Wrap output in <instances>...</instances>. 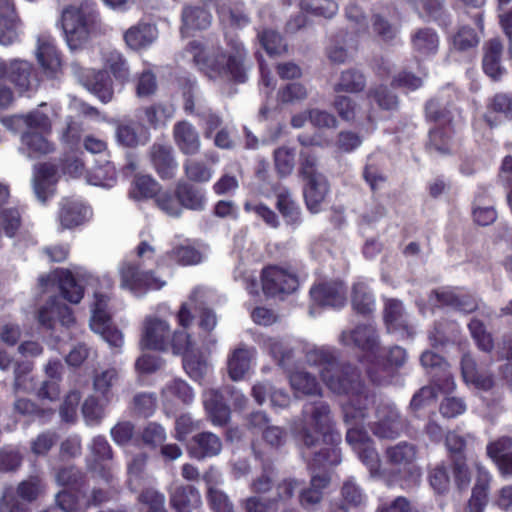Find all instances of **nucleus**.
Segmentation results:
<instances>
[{"label":"nucleus","mask_w":512,"mask_h":512,"mask_svg":"<svg viewBox=\"0 0 512 512\" xmlns=\"http://www.w3.org/2000/svg\"><path fill=\"white\" fill-rule=\"evenodd\" d=\"M503 44L499 38L489 39L483 45L482 69L492 81L498 82L506 74L502 65Z\"/></svg>","instance_id":"nucleus-20"},{"label":"nucleus","mask_w":512,"mask_h":512,"mask_svg":"<svg viewBox=\"0 0 512 512\" xmlns=\"http://www.w3.org/2000/svg\"><path fill=\"white\" fill-rule=\"evenodd\" d=\"M58 167L49 162L35 166L33 188L38 200L45 203L54 194Z\"/></svg>","instance_id":"nucleus-24"},{"label":"nucleus","mask_w":512,"mask_h":512,"mask_svg":"<svg viewBox=\"0 0 512 512\" xmlns=\"http://www.w3.org/2000/svg\"><path fill=\"white\" fill-rule=\"evenodd\" d=\"M121 286L134 294L162 289L166 282L154 270H143L140 262L125 261L119 269Z\"/></svg>","instance_id":"nucleus-4"},{"label":"nucleus","mask_w":512,"mask_h":512,"mask_svg":"<svg viewBox=\"0 0 512 512\" xmlns=\"http://www.w3.org/2000/svg\"><path fill=\"white\" fill-rule=\"evenodd\" d=\"M295 149L287 146H280L273 152L274 167L280 178L290 176L295 168Z\"/></svg>","instance_id":"nucleus-56"},{"label":"nucleus","mask_w":512,"mask_h":512,"mask_svg":"<svg viewBox=\"0 0 512 512\" xmlns=\"http://www.w3.org/2000/svg\"><path fill=\"white\" fill-rule=\"evenodd\" d=\"M332 107L342 121L353 123L357 116L359 104L350 96L336 95L333 99Z\"/></svg>","instance_id":"nucleus-60"},{"label":"nucleus","mask_w":512,"mask_h":512,"mask_svg":"<svg viewBox=\"0 0 512 512\" xmlns=\"http://www.w3.org/2000/svg\"><path fill=\"white\" fill-rule=\"evenodd\" d=\"M292 389L303 395H321V387L316 377L306 371H294L289 375Z\"/></svg>","instance_id":"nucleus-45"},{"label":"nucleus","mask_w":512,"mask_h":512,"mask_svg":"<svg viewBox=\"0 0 512 512\" xmlns=\"http://www.w3.org/2000/svg\"><path fill=\"white\" fill-rule=\"evenodd\" d=\"M37 60L44 72L53 77L62 65L61 53L55 39L48 34H41L37 40Z\"/></svg>","instance_id":"nucleus-21"},{"label":"nucleus","mask_w":512,"mask_h":512,"mask_svg":"<svg viewBox=\"0 0 512 512\" xmlns=\"http://www.w3.org/2000/svg\"><path fill=\"white\" fill-rule=\"evenodd\" d=\"M169 260L181 266L197 265L202 261L201 252L190 244H179L166 253Z\"/></svg>","instance_id":"nucleus-51"},{"label":"nucleus","mask_w":512,"mask_h":512,"mask_svg":"<svg viewBox=\"0 0 512 512\" xmlns=\"http://www.w3.org/2000/svg\"><path fill=\"white\" fill-rule=\"evenodd\" d=\"M293 433L302 450L320 447L307 460V468L311 472L322 473L312 475L310 486L301 490L299 494L302 508L313 511L322 501L324 490L330 484L331 478L327 470L341 462V433L337 429L329 404L323 400L304 404Z\"/></svg>","instance_id":"nucleus-1"},{"label":"nucleus","mask_w":512,"mask_h":512,"mask_svg":"<svg viewBox=\"0 0 512 512\" xmlns=\"http://www.w3.org/2000/svg\"><path fill=\"white\" fill-rule=\"evenodd\" d=\"M262 291L267 297H278L295 292L299 286L297 274L289 268L270 264L260 274Z\"/></svg>","instance_id":"nucleus-5"},{"label":"nucleus","mask_w":512,"mask_h":512,"mask_svg":"<svg viewBox=\"0 0 512 512\" xmlns=\"http://www.w3.org/2000/svg\"><path fill=\"white\" fill-rule=\"evenodd\" d=\"M222 446L220 437L210 431L198 432L185 443L188 456L197 461L219 455Z\"/></svg>","instance_id":"nucleus-16"},{"label":"nucleus","mask_w":512,"mask_h":512,"mask_svg":"<svg viewBox=\"0 0 512 512\" xmlns=\"http://www.w3.org/2000/svg\"><path fill=\"white\" fill-rule=\"evenodd\" d=\"M170 505L175 512H192L201 506V495L193 485H179L170 493Z\"/></svg>","instance_id":"nucleus-28"},{"label":"nucleus","mask_w":512,"mask_h":512,"mask_svg":"<svg viewBox=\"0 0 512 512\" xmlns=\"http://www.w3.org/2000/svg\"><path fill=\"white\" fill-rule=\"evenodd\" d=\"M305 358L309 365L319 369L320 377L329 390L348 397L342 405L345 423L363 422L374 404L375 396L361 380L356 368L340 363L336 351L328 347L309 350Z\"/></svg>","instance_id":"nucleus-2"},{"label":"nucleus","mask_w":512,"mask_h":512,"mask_svg":"<svg viewBox=\"0 0 512 512\" xmlns=\"http://www.w3.org/2000/svg\"><path fill=\"white\" fill-rule=\"evenodd\" d=\"M105 69L121 85H125L130 80V69L127 60L123 54L117 51L110 52L107 55Z\"/></svg>","instance_id":"nucleus-50"},{"label":"nucleus","mask_w":512,"mask_h":512,"mask_svg":"<svg viewBox=\"0 0 512 512\" xmlns=\"http://www.w3.org/2000/svg\"><path fill=\"white\" fill-rule=\"evenodd\" d=\"M78 81L102 103H109L114 96L113 80L106 69H93L73 64Z\"/></svg>","instance_id":"nucleus-9"},{"label":"nucleus","mask_w":512,"mask_h":512,"mask_svg":"<svg viewBox=\"0 0 512 512\" xmlns=\"http://www.w3.org/2000/svg\"><path fill=\"white\" fill-rule=\"evenodd\" d=\"M477 477L468 501L469 512H484L488 503V491L492 476L483 466L477 465Z\"/></svg>","instance_id":"nucleus-29"},{"label":"nucleus","mask_w":512,"mask_h":512,"mask_svg":"<svg viewBox=\"0 0 512 512\" xmlns=\"http://www.w3.org/2000/svg\"><path fill=\"white\" fill-rule=\"evenodd\" d=\"M413 49L422 55L436 53L439 44L437 33L431 28H420L411 38Z\"/></svg>","instance_id":"nucleus-46"},{"label":"nucleus","mask_w":512,"mask_h":512,"mask_svg":"<svg viewBox=\"0 0 512 512\" xmlns=\"http://www.w3.org/2000/svg\"><path fill=\"white\" fill-rule=\"evenodd\" d=\"M144 120L153 129H157L166 120L172 117L173 108L171 106L154 103L142 109Z\"/></svg>","instance_id":"nucleus-61"},{"label":"nucleus","mask_w":512,"mask_h":512,"mask_svg":"<svg viewBox=\"0 0 512 512\" xmlns=\"http://www.w3.org/2000/svg\"><path fill=\"white\" fill-rule=\"evenodd\" d=\"M56 276L62 298L72 304L80 303L84 297L85 289L78 283L71 270L66 268L57 269Z\"/></svg>","instance_id":"nucleus-36"},{"label":"nucleus","mask_w":512,"mask_h":512,"mask_svg":"<svg viewBox=\"0 0 512 512\" xmlns=\"http://www.w3.org/2000/svg\"><path fill=\"white\" fill-rule=\"evenodd\" d=\"M258 39L268 55H279L286 50L282 35L276 30L266 28L258 33Z\"/></svg>","instance_id":"nucleus-64"},{"label":"nucleus","mask_w":512,"mask_h":512,"mask_svg":"<svg viewBox=\"0 0 512 512\" xmlns=\"http://www.w3.org/2000/svg\"><path fill=\"white\" fill-rule=\"evenodd\" d=\"M416 455V446L405 441L399 442L386 449V457L389 463L393 465H412L416 459Z\"/></svg>","instance_id":"nucleus-52"},{"label":"nucleus","mask_w":512,"mask_h":512,"mask_svg":"<svg viewBox=\"0 0 512 512\" xmlns=\"http://www.w3.org/2000/svg\"><path fill=\"white\" fill-rule=\"evenodd\" d=\"M176 197L181 208L201 211L205 208L206 197L204 191L187 181H179L175 186Z\"/></svg>","instance_id":"nucleus-34"},{"label":"nucleus","mask_w":512,"mask_h":512,"mask_svg":"<svg viewBox=\"0 0 512 512\" xmlns=\"http://www.w3.org/2000/svg\"><path fill=\"white\" fill-rule=\"evenodd\" d=\"M251 354L247 348H237L228 358L229 377L238 381L241 380L250 368Z\"/></svg>","instance_id":"nucleus-49"},{"label":"nucleus","mask_w":512,"mask_h":512,"mask_svg":"<svg viewBox=\"0 0 512 512\" xmlns=\"http://www.w3.org/2000/svg\"><path fill=\"white\" fill-rule=\"evenodd\" d=\"M428 481L432 489L440 495L449 491V469L445 463H439L428 470Z\"/></svg>","instance_id":"nucleus-63"},{"label":"nucleus","mask_w":512,"mask_h":512,"mask_svg":"<svg viewBox=\"0 0 512 512\" xmlns=\"http://www.w3.org/2000/svg\"><path fill=\"white\" fill-rule=\"evenodd\" d=\"M366 87V77L358 69L350 68L341 72L339 81L334 85L336 93L346 92L357 94Z\"/></svg>","instance_id":"nucleus-42"},{"label":"nucleus","mask_w":512,"mask_h":512,"mask_svg":"<svg viewBox=\"0 0 512 512\" xmlns=\"http://www.w3.org/2000/svg\"><path fill=\"white\" fill-rule=\"evenodd\" d=\"M468 330L479 350L486 353L492 352L494 349V340L492 334L487 331L482 320L472 318L468 323Z\"/></svg>","instance_id":"nucleus-57"},{"label":"nucleus","mask_w":512,"mask_h":512,"mask_svg":"<svg viewBox=\"0 0 512 512\" xmlns=\"http://www.w3.org/2000/svg\"><path fill=\"white\" fill-rule=\"evenodd\" d=\"M45 488L44 481L39 475H31L19 482L14 492L18 498L29 504L36 501Z\"/></svg>","instance_id":"nucleus-47"},{"label":"nucleus","mask_w":512,"mask_h":512,"mask_svg":"<svg viewBox=\"0 0 512 512\" xmlns=\"http://www.w3.org/2000/svg\"><path fill=\"white\" fill-rule=\"evenodd\" d=\"M313 301L319 306L341 308L345 305L346 296L341 283L323 282L314 285L310 290Z\"/></svg>","instance_id":"nucleus-25"},{"label":"nucleus","mask_w":512,"mask_h":512,"mask_svg":"<svg viewBox=\"0 0 512 512\" xmlns=\"http://www.w3.org/2000/svg\"><path fill=\"white\" fill-rule=\"evenodd\" d=\"M161 188V185L151 175H136L131 194L136 200L155 199Z\"/></svg>","instance_id":"nucleus-48"},{"label":"nucleus","mask_w":512,"mask_h":512,"mask_svg":"<svg viewBox=\"0 0 512 512\" xmlns=\"http://www.w3.org/2000/svg\"><path fill=\"white\" fill-rule=\"evenodd\" d=\"M98 13L88 6H68L61 15V24L67 45L71 50L83 47L95 29Z\"/></svg>","instance_id":"nucleus-3"},{"label":"nucleus","mask_w":512,"mask_h":512,"mask_svg":"<svg viewBox=\"0 0 512 512\" xmlns=\"http://www.w3.org/2000/svg\"><path fill=\"white\" fill-rule=\"evenodd\" d=\"M486 455L502 478H512V436L502 435L489 441Z\"/></svg>","instance_id":"nucleus-13"},{"label":"nucleus","mask_w":512,"mask_h":512,"mask_svg":"<svg viewBox=\"0 0 512 512\" xmlns=\"http://www.w3.org/2000/svg\"><path fill=\"white\" fill-rule=\"evenodd\" d=\"M300 9L308 14L330 19L337 13L338 4L329 0H301Z\"/></svg>","instance_id":"nucleus-59"},{"label":"nucleus","mask_w":512,"mask_h":512,"mask_svg":"<svg viewBox=\"0 0 512 512\" xmlns=\"http://www.w3.org/2000/svg\"><path fill=\"white\" fill-rule=\"evenodd\" d=\"M0 80L12 83L20 93L28 92L39 85L34 65L26 60H0Z\"/></svg>","instance_id":"nucleus-6"},{"label":"nucleus","mask_w":512,"mask_h":512,"mask_svg":"<svg viewBox=\"0 0 512 512\" xmlns=\"http://www.w3.org/2000/svg\"><path fill=\"white\" fill-rule=\"evenodd\" d=\"M14 408L19 414L28 416L33 420H38L42 424L47 423L55 413L54 409L42 408L26 398L17 399L14 403Z\"/></svg>","instance_id":"nucleus-54"},{"label":"nucleus","mask_w":512,"mask_h":512,"mask_svg":"<svg viewBox=\"0 0 512 512\" xmlns=\"http://www.w3.org/2000/svg\"><path fill=\"white\" fill-rule=\"evenodd\" d=\"M188 47L190 50H194L193 62L201 73L213 80L223 77V61L226 53L222 51L209 52L198 41H191Z\"/></svg>","instance_id":"nucleus-14"},{"label":"nucleus","mask_w":512,"mask_h":512,"mask_svg":"<svg viewBox=\"0 0 512 512\" xmlns=\"http://www.w3.org/2000/svg\"><path fill=\"white\" fill-rule=\"evenodd\" d=\"M174 143L179 151L188 156L197 154L200 151V137L196 128L188 121H177L172 130Z\"/></svg>","instance_id":"nucleus-23"},{"label":"nucleus","mask_w":512,"mask_h":512,"mask_svg":"<svg viewBox=\"0 0 512 512\" xmlns=\"http://www.w3.org/2000/svg\"><path fill=\"white\" fill-rule=\"evenodd\" d=\"M353 344L364 352L375 354L379 340L376 330L370 325H358L350 332Z\"/></svg>","instance_id":"nucleus-43"},{"label":"nucleus","mask_w":512,"mask_h":512,"mask_svg":"<svg viewBox=\"0 0 512 512\" xmlns=\"http://www.w3.org/2000/svg\"><path fill=\"white\" fill-rule=\"evenodd\" d=\"M275 207L287 226L295 229L302 224L301 208L287 188L276 194Z\"/></svg>","instance_id":"nucleus-31"},{"label":"nucleus","mask_w":512,"mask_h":512,"mask_svg":"<svg viewBox=\"0 0 512 512\" xmlns=\"http://www.w3.org/2000/svg\"><path fill=\"white\" fill-rule=\"evenodd\" d=\"M377 420L368 424L372 434L379 439H396L407 426L406 419L395 405L380 404L376 408Z\"/></svg>","instance_id":"nucleus-7"},{"label":"nucleus","mask_w":512,"mask_h":512,"mask_svg":"<svg viewBox=\"0 0 512 512\" xmlns=\"http://www.w3.org/2000/svg\"><path fill=\"white\" fill-rule=\"evenodd\" d=\"M194 315L191 306L187 302H183L176 313V321L183 330L171 331L169 350L171 349L175 355H187L193 348L191 335L185 331L193 322Z\"/></svg>","instance_id":"nucleus-15"},{"label":"nucleus","mask_w":512,"mask_h":512,"mask_svg":"<svg viewBox=\"0 0 512 512\" xmlns=\"http://www.w3.org/2000/svg\"><path fill=\"white\" fill-rule=\"evenodd\" d=\"M171 338L170 324L159 317L147 316L142 324L139 347L142 351H169Z\"/></svg>","instance_id":"nucleus-10"},{"label":"nucleus","mask_w":512,"mask_h":512,"mask_svg":"<svg viewBox=\"0 0 512 512\" xmlns=\"http://www.w3.org/2000/svg\"><path fill=\"white\" fill-rule=\"evenodd\" d=\"M148 157L152 168L162 180L175 178L178 162L173 147L167 143H153L149 149Z\"/></svg>","instance_id":"nucleus-12"},{"label":"nucleus","mask_w":512,"mask_h":512,"mask_svg":"<svg viewBox=\"0 0 512 512\" xmlns=\"http://www.w3.org/2000/svg\"><path fill=\"white\" fill-rule=\"evenodd\" d=\"M143 445L151 450L159 448L167 439L165 428L157 422H148L140 434Z\"/></svg>","instance_id":"nucleus-62"},{"label":"nucleus","mask_w":512,"mask_h":512,"mask_svg":"<svg viewBox=\"0 0 512 512\" xmlns=\"http://www.w3.org/2000/svg\"><path fill=\"white\" fill-rule=\"evenodd\" d=\"M17 14L13 0H0V44L8 46L17 38Z\"/></svg>","instance_id":"nucleus-27"},{"label":"nucleus","mask_w":512,"mask_h":512,"mask_svg":"<svg viewBox=\"0 0 512 512\" xmlns=\"http://www.w3.org/2000/svg\"><path fill=\"white\" fill-rule=\"evenodd\" d=\"M363 178L370 189L376 192L387 181L382 163L373 157H368L363 169Z\"/></svg>","instance_id":"nucleus-58"},{"label":"nucleus","mask_w":512,"mask_h":512,"mask_svg":"<svg viewBox=\"0 0 512 512\" xmlns=\"http://www.w3.org/2000/svg\"><path fill=\"white\" fill-rule=\"evenodd\" d=\"M229 392L227 387L222 390L210 389L205 394L204 407L214 425L224 426L230 420L231 410L225 401V393Z\"/></svg>","instance_id":"nucleus-22"},{"label":"nucleus","mask_w":512,"mask_h":512,"mask_svg":"<svg viewBox=\"0 0 512 512\" xmlns=\"http://www.w3.org/2000/svg\"><path fill=\"white\" fill-rule=\"evenodd\" d=\"M225 40L229 52L223 61V77H228L236 84L245 83L248 78L246 68L247 50L237 34H225Z\"/></svg>","instance_id":"nucleus-11"},{"label":"nucleus","mask_w":512,"mask_h":512,"mask_svg":"<svg viewBox=\"0 0 512 512\" xmlns=\"http://www.w3.org/2000/svg\"><path fill=\"white\" fill-rule=\"evenodd\" d=\"M210 162L199 159H187L183 164L185 176L188 180L195 183H205L210 181L213 175L212 165L218 158L214 155L208 156Z\"/></svg>","instance_id":"nucleus-40"},{"label":"nucleus","mask_w":512,"mask_h":512,"mask_svg":"<svg viewBox=\"0 0 512 512\" xmlns=\"http://www.w3.org/2000/svg\"><path fill=\"white\" fill-rule=\"evenodd\" d=\"M460 364L461 374L465 383L471 384L483 391H489L494 387L493 375L488 372H480L475 359L471 355L464 354Z\"/></svg>","instance_id":"nucleus-26"},{"label":"nucleus","mask_w":512,"mask_h":512,"mask_svg":"<svg viewBox=\"0 0 512 512\" xmlns=\"http://www.w3.org/2000/svg\"><path fill=\"white\" fill-rule=\"evenodd\" d=\"M353 310L362 316H368L375 310V297L370 287L364 282L354 283L351 290Z\"/></svg>","instance_id":"nucleus-39"},{"label":"nucleus","mask_w":512,"mask_h":512,"mask_svg":"<svg viewBox=\"0 0 512 512\" xmlns=\"http://www.w3.org/2000/svg\"><path fill=\"white\" fill-rule=\"evenodd\" d=\"M89 207L82 201L65 197L59 202L57 221L59 230H73L88 220Z\"/></svg>","instance_id":"nucleus-17"},{"label":"nucleus","mask_w":512,"mask_h":512,"mask_svg":"<svg viewBox=\"0 0 512 512\" xmlns=\"http://www.w3.org/2000/svg\"><path fill=\"white\" fill-rule=\"evenodd\" d=\"M299 482L294 478H284L277 483L276 494L263 499L261 496H250L243 501L245 512H277L280 504H287L294 496Z\"/></svg>","instance_id":"nucleus-8"},{"label":"nucleus","mask_w":512,"mask_h":512,"mask_svg":"<svg viewBox=\"0 0 512 512\" xmlns=\"http://www.w3.org/2000/svg\"><path fill=\"white\" fill-rule=\"evenodd\" d=\"M181 32L190 33L192 30H203L211 23V14L203 7L185 6L181 14Z\"/></svg>","instance_id":"nucleus-38"},{"label":"nucleus","mask_w":512,"mask_h":512,"mask_svg":"<svg viewBox=\"0 0 512 512\" xmlns=\"http://www.w3.org/2000/svg\"><path fill=\"white\" fill-rule=\"evenodd\" d=\"M383 321L389 333H396L402 337H412L414 330L409 323L402 301L389 298L384 303Z\"/></svg>","instance_id":"nucleus-18"},{"label":"nucleus","mask_w":512,"mask_h":512,"mask_svg":"<svg viewBox=\"0 0 512 512\" xmlns=\"http://www.w3.org/2000/svg\"><path fill=\"white\" fill-rule=\"evenodd\" d=\"M303 181L305 182L303 195L306 207L311 213H318L321 204L329 192V183L325 176H320L319 179L316 177Z\"/></svg>","instance_id":"nucleus-33"},{"label":"nucleus","mask_w":512,"mask_h":512,"mask_svg":"<svg viewBox=\"0 0 512 512\" xmlns=\"http://www.w3.org/2000/svg\"><path fill=\"white\" fill-rule=\"evenodd\" d=\"M91 453L93 456V464L91 468L94 471H97L103 479L110 481L112 478L111 469L110 467L103 465L102 462L112 460L113 450L104 436H96L93 438Z\"/></svg>","instance_id":"nucleus-35"},{"label":"nucleus","mask_w":512,"mask_h":512,"mask_svg":"<svg viewBox=\"0 0 512 512\" xmlns=\"http://www.w3.org/2000/svg\"><path fill=\"white\" fill-rule=\"evenodd\" d=\"M454 134V125H434L428 131L426 149L434 150L443 155L450 154Z\"/></svg>","instance_id":"nucleus-37"},{"label":"nucleus","mask_w":512,"mask_h":512,"mask_svg":"<svg viewBox=\"0 0 512 512\" xmlns=\"http://www.w3.org/2000/svg\"><path fill=\"white\" fill-rule=\"evenodd\" d=\"M499 117L505 120H512V95L507 93H496L487 104V111L484 120L493 128L500 123Z\"/></svg>","instance_id":"nucleus-32"},{"label":"nucleus","mask_w":512,"mask_h":512,"mask_svg":"<svg viewBox=\"0 0 512 512\" xmlns=\"http://www.w3.org/2000/svg\"><path fill=\"white\" fill-rule=\"evenodd\" d=\"M166 399H176L182 404L189 405L194 400L192 387L184 380L175 378L169 381L162 390Z\"/></svg>","instance_id":"nucleus-55"},{"label":"nucleus","mask_w":512,"mask_h":512,"mask_svg":"<svg viewBox=\"0 0 512 512\" xmlns=\"http://www.w3.org/2000/svg\"><path fill=\"white\" fill-rule=\"evenodd\" d=\"M44 134L36 131H26L22 134L21 140L28 150L29 157L39 158L55 150L54 143L48 141Z\"/></svg>","instance_id":"nucleus-41"},{"label":"nucleus","mask_w":512,"mask_h":512,"mask_svg":"<svg viewBox=\"0 0 512 512\" xmlns=\"http://www.w3.org/2000/svg\"><path fill=\"white\" fill-rule=\"evenodd\" d=\"M123 38L130 49L139 51L156 40L157 29L150 23L138 22L125 31Z\"/></svg>","instance_id":"nucleus-30"},{"label":"nucleus","mask_w":512,"mask_h":512,"mask_svg":"<svg viewBox=\"0 0 512 512\" xmlns=\"http://www.w3.org/2000/svg\"><path fill=\"white\" fill-rule=\"evenodd\" d=\"M276 474V469L271 460L262 461V472L255 477L251 484L250 490L257 496L266 495L270 493L277 484H274L273 477Z\"/></svg>","instance_id":"nucleus-44"},{"label":"nucleus","mask_w":512,"mask_h":512,"mask_svg":"<svg viewBox=\"0 0 512 512\" xmlns=\"http://www.w3.org/2000/svg\"><path fill=\"white\" fill-rule=\"evenodd\" d=\"M455 103L450 95L437 94L424 104V118L434 125H453Z\"/></svg>","instance_id":"nucleus-19"},{"label":"nucleus","mask_w":512,"mask_h":512,"mask_svg":"<svg viewBox=\"0 0 512 512\" xmlns=\"http://www.w3.org/2000/svg\"><path fill=\"white\" fill-rule=\"evenodd\" d=\"M319 157L313 149H301L298 155V176L302 179L324 176L318 171Z\"/></svg>","instance_id":"nucleus-53"}]
</instances>
